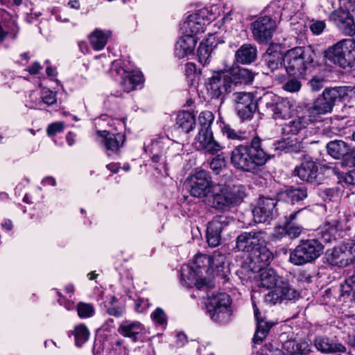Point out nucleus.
I'll return each instance as SVG.
<instances>
[{
	"instance_id": "30",
	"label": "nucleus",
	"mask_w": 355,
	"mask_h": 355,
	"mask_svg": "<svg viewBox=\"0 0 355 355\" xmlns=\"http://www.w3.org/2000/svg\"><path fill=\"white\" fill-rule=\"evenodd\" d=\"M231 79V85L234 89L237 85L249 84L254 79L252 72L246 68H234L229 71H226Z\"/></svg>"
},
{
	"instance_id": "38",
	"label": "nucleus",
	"mask_w": 355,
	"mask_h": 355,
	"mask_svg": "<svg viewBox=\"0 0 355 355\" xmlns=\"http://www.w3.org/2000/svg\"><path fill=\"white\" fill-rule=\"evenodd\" d=\"M110 36V31L96 30L89 35V40L93 49L96 51L103 49L107 44V39Z\"/></svg>"
},
{
	"instance_id": "16",
	"label": "nucleus",
	"mask_w": 355,
	"mask_h": 355,
	"mask_svg": "<svg viewBox=\"0 0 355 355\" xmlns=\"http://www.w3.org/2000/svg\"><path fill=\"white\" fill-rule=\"evenodd\" d=\"M325 258L328 263L339 268L349 265L354 260L352 248L347 245H341L327 250Z\"/></svg>"
},
{
	"instance_id": "40",
	"label": "nucleus",
	"mask_w": 355,
	"mask_h": 355,
	"mask_svg": "<svg viewBox=\"0 0 355 355\" xmlns=\"http://www.w3.org/2000/svg\"><path fill=\"white\" fill-rule=\"evenodd\" d=\"M272 324L263 320H258L257 324V330L253 337L254 343H260L267 336Z\"/></svg>"
},
{
	"instance_id": "35",
	"label": "nucleus",
	"mask_w": 355,
	"mask_h": 355,
	"mask_svg": "<svg viewBox=\"0 0 355 355\" xmlns=\"http://www.w3.org/2000/svg\"><path fill=\"white\" fill-rule=\"evenodd\" d=\"M259 274V286L266 288L276 287L282 278L277 275L272 268H262L257 270Z\"/></svg>"
},
{
	"instance_id": "64",
	"label": "nucleus",
	"mask_w": 355,
	"mask_h": 355,
	"mask_svg": "<svg viewBox=\"0 0 355 355\" xmlns=\"http://www.w3.org/2000/svg\"><path fill=\"white\" fill-rule=\"evenodd\" d=\"M42 69V66L38 62H33L28 69V71L31 75L37 74Z\"/></svg>"
},
{
	"instance_id": "25",
	"label": "nucleus",
	"mask_w": 355,
	"mask_h": 355,
	"mask_svg": "<svg viewBox=\"0 0 355 355\" xmlns=\"http://www.w3.org/2000/svg\"><path fill=\"white\" fill-rule=\"evenodd\" d=\"M313 121L309 114L297 116L282 125V133L284 135H297Z\"/></svg>"
},
{
	"instance_id": "41",
	"label": "nucleus",
	"mask_w": 355,
	"mask_h": 355,
	"mask_svg": "<svg viewBox=\"0 0 355 355\" xmlns=\"http://www.w3.org/2000/svg\"><path fill=\"white\" fill-rule=\"evenodd\" d=\"M284 347L290 355H307L309 351L307 343H296L294 340H288L284 344Z\"/></svg>"
},
{
	"instance_id": "39",
	"label": "nucleus",
	"mask_w": 355,
	"mask_h": 355,
	"mask_svg": "<svg viewBox=\"0 0 355 355\" xmlns=\"http://www.w3.org/2000/svg\"><path fill=\"white\" fill-rule=\"evenodd\" d=\"M282 195L286 200L295 203L305 199L307 197V191L304 188H291L286 189Z\"/></svg>"
},
{
	"instance_id": "28",
	"label": "nucleus",
	"mask_w": 355,
	"mask_h": 355,
	"mask_svg": "<svg viewBox=\"0 0 355 355\" xmlns=\"http://www.w3.org/2000/svg\"><path fill=\"white\" fill-rule=\"evenodd\" d=\"M257 58V46L251 44L241 45L235 53V60L242 64H249Z\"/></svg>"
},
{
	"instance_id": "34",
	"label": "nucleus",
	"mask_w": 355,
	"mask_h": 355,
	"mask_svg": "<svg viewBox=\"0 0 355 355\" xmlns=\"http://www.w3.org/2000/svg\"><path fill=\"white\" fill-rule=\"evenodd\" d=\"M196 125V116L189 111L180 112L176 116L175 126L184 133H189Z\"/></svg>"
},
{
	"instance_id": "22",
	"label": "nucleus",
	"mask_w": 355,
	"mask_h": 355,
	"mask_svg": "<svg viewBox=\"0 0 355 355\" xmlns=\"http://www.w3.org/2000/svg\"><path fill=\"white\" fill-rule=\"evenodd\" d=\"M250 267L254 271L268 266L272 259V252L264 245H260L249 255Z\"/></svg>"
},
{
	"instance_id": "55",
	"label": "nucleus",
	"mask_w": 355,
	"mask_h": 355,
	"mask_svg": "<svg viewBox=\"0 0 355 355\" xmlns=\"http://www.w3.org/2000/svg\"><path fill=\"white\" fill-rule=\"evenodd\" d=\"M319 196L325 202L332 201L339 197V190L336 188H326L320 191Z\"/></svg>"
},
{
	"instance_id": "27",
	"label": "nucleus",
	"mask_w": 355,
	"mask_h": 355,
	"mask_svg": "<svg viewBox=\"0 0 355 355\" xmlns=\"http://www.w3.org/2000/svg\"><path fill=\"white\" fill-rule=\"evenodd\" d=\"M197 38L191 35H184L177 42L175 55L179 59L183 58L193 52Z\"/></svg>"
},
{
	"instance_id": "47",
	"label": "nucleus",
	"mask_w": 355,
	"mask_h": 355,
	"mask_svg": "<svg viewBox=\"0 0 355 355\" xmlns=\"http://www.w3.org/2000/svg\"><path fill=\"white\" fill-rule=\"evenodd\" d=\"M233 95L236 107H239V105L249 106L251 104L257 103V101L253 100V94L249 92H235Z\"/></svg>"
},
{
	"instance_id": "58",
	"label": "nucleus",
	"mask_w": 355,
	"mask_h": 355,
	"mask_svg": "<svg viewBox=\"0 0 355 355\" xmlns=\"http://www.w3.org/2000/svg\"><path fill=\"white\" fill-rule=\"evenodd\" d=\"M324 79L321 77L315 76L309 82V85L313 92H318L324 87Z\"/></svg>"
},
{
	"instance_id": "12",
	"label": "nucleus",
	"mask_w": 355,
	"mask_h": 355,
	"mask_svg": "<svg viewBox=\"0 0 355 355\" xmlns=\"http://www.w3.org/2000/svg\"><path fill=\"white\" fill-rule=\"evenodd\" d=\"M231 84L229 74L226 71H219L209 79L207 88L212 98H220L223 102L225 95L233 90Z\"/></svg>"
},
{
	"instance_id": "17",
	"label": "nucleus",
	"mask_w": 355,
	"mask_h": 355,
	"mask_svg": "<svg viewBox=\"0 0 355 355\" xmlns=\"http://www.w3.org/2000/svg\"><path fill=\"white\" fill-rule=\"evenodd\" d=\"M277 201L273 198H260L252 209L256 223H266L272 220L275 214Z\"/></svg>"
},
{
	"instance_id": "56",
	"label": "nucleus",
	"mask_w": 355,
	"mask_h": 355,
	"mask_svg": "<svg viewBox=\"0 0 355 355\" xmlns=\"http://www.w3.org/2000/svg\"><path fill=\"white\" fill-rule=\"evenodd\" d=\"M298 77L294 76L293 78H289L285 82L282 88L288 92L294 93L300 91L302 84L298 80Z\"/></svg>"
},
{
	"instance_id": "51",
	"label": "nucleus",
	"mask_w": 355,
	"mask_h": 355,
	"mask_svg": "<svg viewBox=\"0 0 355 355\" xmlns=\"http://www.w3.org/2000/svg\"><path fill=\"white\" fill-rule=\"evenodd\" d=\"M77 312L80 318H87L93 316L95 311L92 304L79 302L77 305Z\"/></svg>"
},
{
	"instance_id": "46",
	"label": "nucleus",
	"mask_w": 355,
	"mask_h": 355,
	"mask_svg": "<svg viewBox=\"0 0 355 355\" xmlns=\"http://www.w3.org/2000/svg\"><path fill=\"white\" fill-rule=\"evenodd\" d=\"M214 120V116L210 111H203L198 116L199 130H211V126Z\"/></svg>"
},
{
	"instance_id": "13",
	"label": "nucleus",
	"mask_w": 355,
	"mask_h": 355,
	"mask_svg": "<svg viewBox=\"0 0 355 355\" xmlns=\"http://www.w3.org/2000/svg\"><path fill=\"white\" fill-rule=\"evenodd\" d=\"M300 297V293L291 284L284 279H280L274 290L265 295V301L272 304L282 303L283 301L295 300Z\"/></svg>"
},
{
	"instance_id": "43",
	"label": "nucleus",
	"mask_w": 355,
	"mask_h": 355,
	"mask_svg": "<svg viewBox=\"0 0 355 355\" xmlns=\"http://www.w3.org/2000/svg\"><path fill=\"white\" fill-rule=\"evenodd\" d=\"M76 345L80 347L89 338V332L86 326L79 324L73 330Z\"/></svg>"
},
{
	"instance_id": "5",
	"label": "nucleus",
	"mask_w": 355,
	"mask_h": 355,
	"mask_svg": "<svg viewBox=\"0 0 355 355\" xmlns=\"http://www.w3.org/2000/svg\"><path fill=\"white\" fill-rule=\"evenodd\" d=\"M324 246L315 239L302 240L290 253L289 261L295 266L311 263L323 252Z\"/></svg>"
},
{
	"instance_id": "18",
	"label": "nucleus",
	"mask_w": 355,
	"mask_h": 355,
	"mask_svg": "<svg viewBox=\"0 0 355 355\" xmlns=\"http://www.w3.org/2000/svg\"><path fill=\"white\" fill-rule=\"evenodd\" d=\"M202 271L198 270L190 266V265H184L181 268V284L187 288L196 287L197 289H207L210 287L202 278Z\"/></svg>"
},
{
	"instance_id": "62",
	"label": "nucleus",
	"mask_w": 355,
	"mask_h": 355,
	"mask_svg": "<svg viewBox=\"0 0 355 355\" xmlns=\"http://www.w3.org/2000/svg\"><path fill=\"white\" fill-rule=\"evenodd\" d=\"M273 236L277 239H281L284 236H287V230L286 223L284 222V225L276 227L274 231Z\"/></svg>"
},
{
	"instance_id": "31",
	"label": "nucleus",
	"mask_w": 355,
	"mask_h": 355,
	"mask_svg": "<svg viewBox=\"0 0 355 355\" xmlns=\"http://www.w3.org/2000/svg\"><path fill=\"white\" fill-rule=\"evenodd\" d=\"M143 326L139 321L125 320L121 323L118 332L124 337L130 338L132 341L136 342L137 336L143 331Z\"/></svg>"
},
{
	"instance_id": "9",
	"label": "nucleus",
	"mask_w": 355,
	"mask_h": 355,
	"mask_svg": "<svg viewBox=\"0 0 355 355\" xmlns=\"http://www.w3.org/2000/svg\"><path fill=\"white\" fill-rule=\"evenodd\" d=\"M186 184L192 196L204 198L205 202L216 186L208 173L204 170L198 171L189 176Z\"/></svg>"
},
{
	"instance_id": "36",
	"label": "nucleus",
	"mask_w": 355,
	"mask_h": 355,
	"mask_svg": "<svg viewBox=\"0 0 355 355\" xmlns=\"http://www.w3.org/2000/svg\"><path fill=\"white\" fill-rule=\"evenodd\" d=\"M212 37L213 36L210 35L209 38L202 41L198 49L197 55L198 60L203 66L208 64L211 60L213 46L210 40Z\"/></svg>"
},
{
	"instance_id": "15",
	"label": "nucleus",
	"mask_w": 355,
	"mask_h": 355,
	"mask_svg": "<svg viewBox=\"0 0 355 355\" xmlns=\"http://www.w3.org/2000/svg\"><path fill=\"white\" fill-rule=\"evenodd\" d=\"M266 233L262 231L245 232L240 234L236 240L239 251L251 253L260 245L266 244Z\"/></svg>"
},
{
	"instance_id": "60",
	"label": "nucleus",
	"mask_w": 355,
	"mask_h": 355,
	"mask_svg": "<svg viewBox=\"0 0 355 355\" xmlns=\"http://www.w3.org/2000/svg\"><path fill=\"white\" fill-rule=\"evenodd\" d=\"M326 24L324 21H313L310 25V29L315 35H320L325 28Z\"/></svg>"
},
{
	"instance_id": "8",
	"label": "nucleus",
	"mask_w": 355,
	"mask_h": 355,
	"mask_svg": "<svg viewBox=\"0 0 355 355\" xmlns=\"http://www.w3.org/2000/svg\"><path fill=\"white\" fill-rule=\"evenodd\" d=\"M258 105L275 119H286L291 114L292 105L285 98L272 92L265 93L259 98Z\"/></svg>"
},
{
	"instance_id": "23",
	"label": "nucleus",
	"mask_w": 355,
	"mask_h": 355,
	"mask_svg": "<svg viewBox=\"0 0 355 355\" xmlns=\"http://www.w3.org/2000/svg\"><path fill=\"white\" fill-rule=\"evenodd\" d=\"M293 173L301 180L314 183L318 181V166L311 159H306L301 164L296 166Z\"/></svg>"
},
{
	"instance_id": "21",
	"label": "nucleus",
	"mask_w": 355,
	"mask_h": 355,
	"mask_svg": "<svg viewBox=\"0 0 355 355\" xmlns=\"http://www.w3.org/2000/svg\"><path fill=\"white\" fill-rule=\"evenodd\" d=\"M97 135L103 139V144L107 155H117L124 143L125 136L121 133L112 134L106 130H98Z\"/></svg>"
},
{
	"instance_id": "57",
	"label": "nucleus",
	"mask_w": 355,
	"mask_h": 355,
	"mask_svg": "<svg viewBox=\"0 0 355 355\" xmlns=\"http://www.w3.org/2000/svg\"><path fill=\"white\" fill-rule=\"evenodd\" d=\"M287 236L291 239H295L298 238L303 230L301 225L297 223H286Z\"/></svg>"
},
{
	"instance_id": "10",
	"label": "nucleus",
	"mask_w": 355,
	"mask_h": 355,
	"mask_svg": "<svg viewBox=\"0 0 355 355\" xmlns=\"http://www.w3.org/2000/svg\"><path fill=\"white\" fill-rule=\"evenodd\" d=\"M261 64L264 73H272L280 83L286 80V74L279 73V71H284V56L280 51L272 46L269 47L261 57Z\"/></svg>"
},
{
	"instance_id": "37",
	"label": "nucleus",
	"mask_w": 355,
	"mask_h": 355,
	"mask_svg": "<svg viewBox=\"0 0 355 355\" xmlns=\"http://www.w3.org/2000/svg\"><path fill=\"white\" fill-rule=\"evenodd\" d=\"M204 26L205 24L202 22L198 15H191L184 23L185 35L195 36L198 33H203Z\"/></svg>"
},
{
	"instance_id": "49",
	"label": "nucleus",
	"mask_w": 355,
	"mask_h": 355,
	"mask_svg": "<svg viewBox=\"0 0 355 355\" xmlns=\"http://www.w3.org/2000/svg\"><path fill=\"white\" fill-rule=\"evenodd\" d=\"M340 291L343 296L352 295L355 300V275L349 277L340 284Z\"/></svg>"
},
{
	"instance_id": "63",
	"label": "nucleus",
	"mask_w": 355,
	"mask_h": 355,
	"mask_svg": "<svg viewBox=\"0 0 355 355\" xmlns=\"http://www.w3.org/2000/svg\"><path fill=\"white\" fill-rule=\"evenodd\" d=\"M304 209H298L297 211H295L292 213H291L288 216H285V223H296V220L298 218L299 215L302 212Z\"/></svg>"
},
{
	"instance_id": "52",
	"label": "nucleus",
	"mask_w": 355,
	"mask_h": 355,
	"mask_svg": "<svg viewBox=\"0 0 355 355\" xmlns=\"http://www.w3.org/2000/svg\"><path fill=\"white\" fill-rule=\"evenodd\" d=\"M226 166V159L222 155H217L214 157L209 163L210 168L213 172L218 175Z\"/></svg>"
},
{
	"instance_id": "14",
	"label": "nucleus",
	"mask_w": 355,
	"mask_h": 355,
	"mask_svg": "<svg viewBox=\"0 0 355 355\" xmlns=\"http://www.w3.org/2000/svg\"><path fill=\"white\" fill-rule=\"evenodd\" d=\"M231 219L225 215H217L207 224V241L210 247L218 246L221 243V234L229 225Z\"/></svg>"
},
{
	"instance_id": "6",
	"label": "nucleus",
	"mask_w": 355,
	"mask_h": 355,
	"mask_svg": "<svg viewBox=\"0 0 355 355\" xmlns=\"http://www.w3.org/2000/svg\"><path fill=\"white\" fill-rule=\"evenodd\" d=\"M346 95L347 92L345 87L326 88L322 94L314 101L312 105L308 108V114L312 118L317 115L330 113L336 102L338 100H341Z\"/></svg>"
},
{
	"instance_id": "48",
	"label": "nucleus",
	"mask_w": 355,
	"mask_h": 355,
	"mask_svg": "<svg viewBox=\"0 0 355 355\" xmlns=\"http://www.w3.org/2000/svg\"><path fill=\"white\" fill-rule=\"evenodd\" d=\"M40 98V101L35 103V106L40 105L42 103L50 106L55 104L57 101L55 93L45 87L41 90Z\"/></svg>"
},
{
	"instance_id": "1",
	"label": "nucleus",
	"mask_w": 355,
	"mask_h": 355,
	"mask_svg": "<svg viewBox=\"0 0 355 355\" xmlns=\"http://www.w3.org/2000/svg\"><path fill=\"white\" fill-rule=\"evenodd\" d=\"M270 159L263 146V140L257 135L249 142L235 145L230 153V162L237 170L257 173Z\"/></svg>"
},
{
	"instance_id": "45",
	"label": "nucleus",
	"mask_w": 355,
	"mask_h": 355,
	"mask_svg": "<svg viewBox=\"0 0 355 355\" xmlns=\"http://www.w3.org/2000/svg\"><path fill=\"white\" fill-rule=\"evenodd\" d=\"M259 100L257 101V103L251 104L249 106L248 105H239V107H236V110L237 111V114L239 116L242 120H248L252 119L254 113L255 112L256 110L258 107H260V106L258 105Z\"/></svg>"
},
{
	"instance_id": "44",
	"label": "nucleus",
	"mask_w": 355,
	"mask_h": 355,
	"mask_svg": "<svg viewBox=\"0 0 355 355\" xmlns=\"http://www.w3.org/2000/svg\"><path fill=\"white\" fill-rule=\"evenodd\" d=\"M106 306L107 313L112 316L120 318L125 312V307L123 305L119 304L118 300L116 297H112Z\"/></svg>"
},
{
	"instance_id": "53",
	"label": "nucleus",
	"mask_w": 355,
	"mask_h": 355,
	"mask_svg": "<svg viewBox=\"0 0 355 355\" xmlns=\"http://www.w3.org/2000/svg\"><path fill=\"white\" fill-rule=\"evenodd\" d=\"M284 147L293 153H300L304 148L302 142L301 141H298L296 138H288L284 141Z\"/></svg>"
},
{
	"instance_id": "4",
	"label": "nucleus",
	"mask_w": 355,
	"mask_h": 355,
	"mask_svg": "<svg viewBox=\"0 0 355 355\" xmlns=\"http://www.w3.org/2000/svg\"><path fill=\"white\" fill-rule=\"evenodd\" d=\"M315 52L311 46H298L288 50L284 55V70L288 76L302 77L312 65Z\"/></svg>"
},
{
	"instance_id": "19",
	"label": "nucleus",
	"mask_w": 355,
	"mask_h": 355,
	"mask_svg": "<svg viewBox=\"0 0 355 355\" xmlns=\"http://www.w3.org/2000/svg\"><path fill=\"white\" fill-rule=\"evenodd\" d=\"M193 144L198 150L211 154H215L223 148L220 144L214 139L212 130H198Z\"/></svg>"
},
{
	"instance_id": "7",
	"label": "nucleus",
	"mask_w": 355,
	"mask_h": 355,
	"mask_svg": "<svg viewBox=\"0 0 355 355\" xmlns=\"http://www.w3.org/2000/svg\"><path fill=\"white\" fill-rule=\"evenodd\" d=\"M207 297L209 299L207 311L211 319L219 324L228 323L232 315L230 295L225 293H220L210 296L207 293Z\"/></svg>"
},
{
	"instance_id": "11",
	"label": "nucleus",
	"mask_w": 355,
	"mask_h": 355,
	"mask_svg": "<svg viewBox=\"0 0 355 355\" xmlns=\"http://www.w3.org/2000/svg\"><path fill=\"white\" fill-rule=\"evenodd\" d=\"M276 27V21L270 16L259 17L251 24L254 40L261 44H267L271 40Z\"/></svg>"
},
{
	"instance_id": "42",
	"label": "nucleus",
	"mask_w": 355,
	"mask_h": 355,
	"mask_svg": "<svg viewBox=\"0 0 355 355\" xmlns=\"http://www.w3.org/2000/svg\"><path fill=\"white\" fill-rule=\"evenodd\" d=\"M198 270L202 271V273L207 272L210 269V258L207 254H197L193 259V261L190 265Z\"/></svg>"
},
{
	"instance_id": "29",
	"label": "nucleus",
	"mask_w": 355,
	"mask_h": 355,
	"mask_svg": "<svg viewBox=\"0 0 355 355\" xmlns=\"http://www.w3.org/2000/svg\"><path fill=\"white\" fill-rule=\"evenodd\" d=\"M222 133L233 144L236 143H248L250 141V133L246 130L234 128L230 124H224L221 128Z\"/></svg>"
},
{
	"instance_id": "61",
	"label": "nucleus",
	"mask_w": 355,
	"mask_h": 355,
	"mask_svg": "<svg viewBox=\"0 0 355 355\" xmlns=\"http://www.w3.org/2000/svg\"><path fill=\"white\" fill-rule=\"evenodd\" d=\"M64 125L62 123H53L50 124L46 130L49 136H54L63 130Z\"/></svg>"
},
{
	"instance_id": "20",
	"label": "nucleus",
	"mask_w": 355,
	"mask_h": 355,
	"mask_svg": "<svg viewBox=\"0 0 355 355\" xmlns=\"http://www.w3.org/2000/svg\"><path fill=\"white\" fill-rule=\"evenodd\" d=\"M329 17L345 35L353 36L355 34V23L349 11L338 9L331 12Z\"/></svg>"
},
{
	"instance_id": "26",
	"label": "nucleus",
	"mask_w": 355,
	"mask_h": 355,
	"mask_svg": "<svg viewBox=\"0 0 355 355\" xmlns=\"http://www.w3.org/2000/svg\"><path fill=\"white\" fill-rule=\"evenodd\" d=\"M320 234L326 242L341 239L344 235L343 225L338 220L326 221L320 228Z\"/></svg>"
},
{
	"instance_id": "59",
	"label": "nucleus",
	"mask_w": 355,
	"mask_h": 355,
	"mask_svg": "<svg viewBox=\"0 0 355 355\" xmlns=\"http://www.w3.org/2000/svg\"><path fill=\"white\" fill-rule=\"evenodd\" d=\"M302 0H286L284 9L290 10L291 13H295L302 7Z\"/></svg>"
},
{
	"instance_id": "50",
	"label": "nucleus",
	"mask_w": 355,
	"mask_h": 355,
	"mask_svg": "<svg viewBox=\"0 0 355 355\" xmlns=\"http://www.w3.org/2000/svg\"><path fill=\"white\" fill-rule=\"evenodd\" d=\"M210 258V269L216 268L219 270L220 268H223L226 260L225 254L219 250L214 251L212 255H209Z\"/></svg>"
},
{
	"instance_id": "32",
	"label": "nucleus",
	"mask_w": 355,
	"mask_h": 355,
	"mask_svg": "<svg viewBox=\"0 0 355 355\" xmlns=\"http://www.w3.org/2000/svg\"><path fill=\"white\" fill-rule=\"evenodd\" d=\"M328 154L334 159H341L349 155L351 151L349 145L342 140L329 141L326 146Z\"/></svg>"
},
{
	"instance_id": "24",
	"label": "nucleus",
	"mask_w": 355,
	"mask_h": 355,
	"mask_svg": "<svg viewBox=\"0 0 355 355\" xmlns=\"http://www.w3.org/2000/svg\"><path fill=\"white\" fill-rule=\"evenodd\" d=\"M114 72L121 78V85L123 90L129 92L135 89V87L143 81V76L139 71H127L124 69L119 67L112 69Z\"/></svg>"
},
{
	"instance_id": "3",
	"label": "nucleus",
	"mask_w": 355,
	"mask_h": 355,
	"mask_svg": "<svg viewBox=\"0 0 355 355\" xmlns=\"http://www.w3.org/2000/svg\"><path fill=\"white\" fill-rule=\"evenodd\" d=\"M329 62L347 71H355V40L343 39L324 51Z\"/></svg>"
},
{
	"instance_id": "33",
	"label": "nucleus",
	"mask_w": 355,
	"mask_h": 355,
	"mask_svg": "<svg viewBox=\"0 0 355 355\" xmlns=\"http://www.w3.org/2000/svg\"><path fill=\"white\" fill-rule=\"evenodd\" d=\"M314 345L318 350L324 353L344 352L345 347L338 343H334L329 338L318 336L314 340Z\"/></svg>"
},
{
	"instance_id": "54",
	"label": "nucleus",
	"mask_w": 355,
	"mask_h": 355,
	"mask_svg": "<svg viewBox=\"0 0 355 355\" xmlns=\"http://www.w3.org/2000/svg\"><path fill=\"white\" fill-rule=\"evenodd\" d=\"M151 318L157 325L165 327L167 324V316L164 310L159 307L151 313Z\"/></svg>"
},
{
	"instance_id": "2",
	"label": "nucleus",
	"mask_w": 355,
	"mask_h": 355,
	"mask_svg": "<svg viewBox=\"0 0 355 355\" xmlns=\"http://www.w3.org/2000/svg\"><path fill=\"white\" fill-rule=\"evenodd\" d=\"M214 188L206 203L218 211L229 210L230 207L242 202L245 196V187L241 184H235L232 187L226 184H216Z\"/></svg>"
}]
</instances>
